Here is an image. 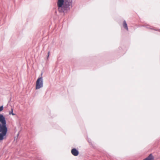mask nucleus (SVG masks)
<instances>
[{
  "instance_id": "7ed1b4c3",
  "label": "nucleus",
  "mask_w": 160,
  "mask_h": 160,
  "mask_svg": "<svg viewBox=\"0 0 160 160\" xmlns=\"http://www.w3.org/2000/svg\"><path fill=\"white\" fill-rule=\"evenodd\" d=\"M42 73L41 74V77H39L37 79L36 84V89H38L43 87V79L42 77Z\"/></svg>"
},
{
  "instance_id": "423d86ee",
  "label": "nucleus",
  "mask_w": 160,
  "mask_h": 160,
  "mask_svg": "<svg viewBox=\"0 0 160 160\" xmlns=\"http://www.w3.org/2000/svg\"><path fill=\"white\" fill-rule=\"evenodd\" d=\"M144 160H154V157L152 154L151 153L148 157L144 159Z\"/></svg>"
},
{
  "instance_id": "39448f33",
  "label": "nucleus",
  "mask_w": 160,
  "mask_h": 160,
  "mask_svg": "<svg viewBox=\"0 0 160 160\" xmlns=\"http://www.w3.org/2000/svg\"><path fill=\"white\" fill-rule=\"evenodd\" d=\"M144 27H145L146 28L148 29H151L155 31H158L160 32V29H156L154 28H152V27L148 25H146L144 26H143Z\"/></svg>"
},
{
  "instance_id": "20e7f679",
  "label": "nucleus",
  "mask_w": 160,
  "mask_h": 160,
  "mask_svg": "<svg viewBox=\"0 0 160 160\" xmlns=\"http://www.w3.org/2000/svg\"><path fill=\"white\" fill-rule=\"evenodd\" d=\"M71 153L74 156H78L79 154V152L78 151L76 148H73L71 150Z\"/></svg>"
},
{
  "instance_id": "1a4fd4ad",
  "label": "nucleus",
  "mask_w": 160,
  "mask_h": 160,
  "mask_svg": "<svg viewBox=\"0 0 160 160\" xmlns=\"http://www.w3.org/2000/svg\"><path fill=\"white\" fill-rule=\"evenodd\" d=\"M3 109V106H0V112L2 111Z\"/></svg>"
},
{
  "instance_id": "0eeeda50",
  "label": "nucleus",
  "mask_w": 160,
  "mask_h": 160,
  "mask_svg": "<svg viewBox=\"0 0 160 160\" xmlns=\"http://www.w3.org/2000/svg\"><path fill=\"white\" fill-rule=\"evenodd\" d=\"M123 26L124 29H126L127 30H128L127 24L126 22V21H123Z\"/></svg>"
},
{
  "instance_id": "f03ea898",
  "label": "nucleus",
  "mask_w": 160,
  "mask_h": 160,
  "mask_svg": "<svg viewBox=\"0 0 160 160\" xmlns=\"http://www.w3.org/2000/svg\"><path fill=\"white\" fill-rule=\"evenodd\" d=\"M72 0H58L57 6L59 12H67L72 7Z\"/></svg>"
},
{
  "instance_id": "9b49d317",
  "label": "nucleus",
  "mask_w": 160,
  "mask_h": 160,
  "mask_svg": "<svg viewBox=\"0 0 160 160\" xmlns=\"http://www.w3.org/2000/svg\"><path fill=\"white\" fill-rule=\"evenodd\" d=\"M19 134V133H18L17 134V136H18Z\"/></svg>"
},
{
  "instance_id": "9d476101",
  "label": "nucleus",
  "mask_w": 160,
  "mask_h": 160,
  "mask_svg": "<svg viewBox=\"0 0 160 160\" xmlns=\"http://www.w3.org/2000/svg\"><path fill=\"white\" fill-rule=\"evenodd\" d=\"M49 53H50V52L49 51L48 52V56H47V58H48L49 56Z\"/></svg>"
},
{
  "instance_id": "f257e3e1",
  "label": "nucleus",
  "mask_w": 160,
  "mask_h": 160,
  "mask_svg": "<svg viewBox=\"0 0 160 160\" xmlns=\"http://www.w3.org/2000/svg\"><path fill=\"white\" fill-rule=\"evenodd\" d=\"M8 131L5 118L3 114H0V141L6 138Z\"/></svg>"
},
{
  "instance_id": "6e6552de",
  "label": "nucleus",
  "mask_w": 160,
  "mask_h": 160,
  "mask_svg": "<svg viewBox=\"0 0 160 160\" xmlns=\"http://www.w3.org/2000/svg\"><path fill=\"white\" fill-rule=\"evenodd\" d=\"M12 111H13V109H12V111H11V112H9V114H12V115H15V114L14 113H13Z\"/></svg>"
}]
</instances>
